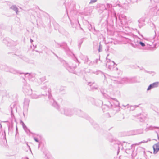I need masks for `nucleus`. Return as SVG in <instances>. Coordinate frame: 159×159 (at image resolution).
I'll use <instances>...</instances> for the list:
<instances>
[{
    "label": "nucleus",
    "mask_w": 159,
    "mask_h": 159,
    "mask_svg": "<svg viewBox=\"0 0 159 159\" xmlns=\"http://www.w3.org/2000/svg\"><path fill=\"white\" fill-rule=\"evenodd\" d=\"M60 112L61 114L66 116H71L74 114H76L81 117L85 118L89 121L91 119L89 117L87 116L81 110L76 108L70 109L66 107H63L60 109Z\"/></svg>",
    "instance_id": "f257e3e1"
},
{
    "label": "nucleus",
    "mask_w": 159,
    "mask_h": 159,
    "mask_svg": "<svg viewBox=\"0 0 159 159\" xmlns=\"http://www.w3.org/2000/svg\"><path fill=\"white\" fill-rule=\"evenodd\" d=\"M110 108H112L114 111H115L116 112L120 111L119 102L114 99L111 101H108L107 104L103 105L102 106L104 112Z\"/></svg>",
    "instance_id": "f03ea898"
},
{
    "label": "nucleus",
    "mask_w": 159,
    "mask_h": 159,
    "mask_svg": "<svg viewBox=\"0 0 159 159\" xmlns=\"http://www.w3.org/2000/svg\"><path fill=\"white\" fill-rule=\"evenodd\" d=\"M41 89L43 90H44L46 93V95L47 96V98H45V99L47 101H49L53 106L57 110H59V106L52 97L51 93V89L48 88L47 86L45 85L42 87Z\"/></svg>",
    "instance_id": "7ed1b4c3"
},
{
    "label": "nucleus",
    "mask_w": 159,
    "mask_h": 159,
    "mask_svg": "<svg viewBox=\"0 0 159 159\" xmlns=\"http://www.w3.org/2000/svg\"><path fill=\"white\" fill-rule=\"evenodd\" d=\"M116 78L113 77L111 79L112 80L114 81V83L115 84H124L128 83H131L135 82L134 79L135 77H124L123 78H118L117 80H116Z\"/></svg>",
    "instance_id": "20e7f679"
},
{
    "label": "nucleus",
    "mask_w": 159,
    "mask_h": 159,
    "mask_svg": "<svg viewBox=\"0 0 159 159\" xmlns=\"http://www.w3.org/2000/svg\"><path fill=\"white\" fill-rule=\"evenodd\" d=\"M64 66L70 72L72 73H75V69L77 67V65L75 64L76 63L79 65L80 62L77 58L75 59L74 61L72 62L71 66L64 61H63Z\"/></svg>",
    "instance_id": "39448f33"
},
{
    "label": "nucleus",
    "mask_w": 159,
    "mask_h": 159,
    "mask_svg": "<svg viewBox=\"0 0 159 159\" xmlns=\"http://www.w3.org/2000/svg\"><path fill=\"white\" fill-rule=\"evenodd\" d=\"M57 46L58 48H61L68 55H71L72 54H73L72 51L69 49L67 43L65 42L57 43Z\"/></svg>",
    "instance_id": "423d86ee"
},
{
    "label": "nucleus",
    "mask_w": 159,
    "mask_h": 159,
    "mask_svg": "<svg viewBox=\"0 0 159 159\" xmlns=\"http://www.w3.org/2000/svg\"><path fill=\"white\" fill-rule=\"evenodd\" d=\"M79 57L82 60H83L84 64L87 65L89 66H92L93 65V63L95 62L97 63V61H98V59H96L95 61L93 62L89 59L87 56L84 55L82 54H80Z\"/></svg>",
    "instance_id": "0eeeda50"
},
{
    "label": "nucleus",
    "mask_w": 159,
    "mask_h": 159,
    "mask_svg": "<svg viewBox=\"0 0 159 159\" xmlns=\"http://www.w3.org/2000/svg\"><path fill=\"white\" fill-rule=\"evenodd\" d=\"M150 11L154 15H157L158 14V11H159V0L156 2L155 5L153 6H150Z\"/></svg>",
    "instance_id": "6e6552de"
},
{
    "label": "nucleus",
    "mask_w": 159,
    "mask_h": 159,
    "mask_svg": "<svg viewBox=\"0 0 159 159\" xmlns=\"http://www.w3.org/2000/svg\"><path fill=\"white\" fill-rule=\"evenodd\" d=\"M107 57H106V67L109 69L111 70H112L114 68L115 64L113 61H111L110 59H107Z\"/></svg>",
    "instance_id": "1a4fd4ad"
},
{
    "label": "nucleus",
    "mask_w": 159,
    "mask_h": 159,
    "mask_svg": "<svg viewBox=\"0 0 159 159\" xmlns=\"http://www.w3.org/2000/svg\"><path fill=\"white\" fill-rule=\"evenodd\" d=\"M23 92L25 94L28 95H31L32 90L31 89L29 84H25L23 87Z\"/></svg>",
    "instance_id": "9d476101"
},
{
    "label": "nucleus",
    "mask_w": 159,
    "mask_h": 159,
    "mask_svg": "<svg viewBox=\"0 0 159 159\" xmlns=\"http://www.w3.org/2000/svg\"><path fill=\"white\" fill-rule=\"evenodd\" d=\"M3 42L7 46H9L15 45V42L13 41L8 38L4 39L3 40Z\"/></svg>",
    "instance_id": "9b49d317"
},
{
    "label": "nucleus",
    "mask_w": 159,
    "mask_h": 159,
    "mask_svg": "<svg viewBox=\"0 0 159 159\" xmlns=\"http://www.w3.org/2000/svg\"><path fill=\"white\" fill-rule=\"evenodd\" d=\"M112 5L111 4L107 3L106 5L103 4H101L100 6L101 8H102V10H107L108 11H111Z\"/></svg>",
    "instance_id": "f8f14e48"
},
{
    "label": "nucleus",
    "mask_w": 159,
    "mask_h": 159,
    "mask_svg": "<svg viewBox=\"0 0 159 159\" xmlns=\"http://www.w3.org/2000/svg\"><path fill=\"white\" fill-rule=\"evenodd\" d=\"M119 18L122 24H126L127 23L128 19L125 15L123 14L120 15Z\"/></svg>",
    "instance_id": "ddd939ff"
},
{
    "label": "nucleus",
    "mask_w": 159,
    "mask_h": 159,
    "mask_svg": "<svg viewBox=\"0 0 159 159\" xmlns=\"http://www.w3.org/2000/svg\"><path fill=\"white\" fill-rule=\"evenodd\" d=\"M127 146H129V148H127L125 149L126 152L128 154H131L134 150V148H132V145H131L129 143H126Z\"/></svg>",
    "instance_id": "4468645a"
},
{
    "label": "nucleus",
    "mask_w": 159,
    "mask_h": 159,
    "mask_svg": "<svg viewBox=\"0 0 159 159\" xmlns=\"http://www.w3.org/2000/svg\"><path fill=\"white\" fill-rule=\"evenodd\" d=\"M159 82H156L151 84L147 88V90L149 91L153 88L157 87L159 85Z\"/></svg>",
    "instance_id": "2eb2a0df"
},
{
    "label": "nucleus",
    "mask_w": 159,
    "mask_h": 159,
    "mask_svg": "<svg viewBox=\"0 0 159 159\" xmlns=\"http://www.w3.org/2000/svg\"><path fill=\"white\" fill-rule=\"evenodd\" d=\"M45 94H43L42 95H45ZM29 96H31V97L32 98L36 99L40 98L41 97V95H37V93L35 91H32V93L31 95H30Z\"/></svg>",
    "instance_id": "dca6fc26"
},
{
    "label": "nucleus",
    "mask_w": 159,
    "mask_h": 159,
    "mask_svg": "<svg viewBox=\"0 0 159 159\" xmlns=\"http://www.w3.org/2000/svg\"><path fill=\"white\" fill-rule=\"evenodd\" d=\"M90 101L93 104L95 105L96 106H99L103 103L101 101H99L98 102L96 101L95 99L93 98H90Z\"/></svg>",
    "instance_id": "f3484780"
},
{
    "label": "nucleus",
    "mask_w": 159,
    "mask_h": 159,
    "mask_svg": "<svg viewBox=\"0 0 159 159\" xmlns=\"http://www.w3.org/2000/svg\"><path fill=\"white\" fill-rule=\"evenodd\" d=\"M153 153L156 154L159 151V142L154 144L153 146Z\"/></svg>",
    "instance_id": "a211bd4d"
},
{
    "label": "nucleus",
    "mask_w": 159,
    "mask_h": 159,
    "mask_svg": "<svg viewBox=\"0 0 159 159\" xmlns=\"http://www.w3.org/2000/svg\"><path fill=\"white\" fill-rule=\"evenodd\" d=\"M132 132H133L132 135H136L143 133V129H139L133 131Z\"/></svg>",
    "instance_id": "6ab92c4d"
},
{
    "label": "nucleus",
    "mask_w": 159,
    "mask_h": 159,
    "mask_svg": "<svg viewBox=\"0 0 159 159\" xmlns=\"http://www.w3.org/2000/svg\"><path fill=\"white\" fill-rule=\"evenodd\" d=\"M66 10L67 12V13H68V11H70V12H72V10H74L75 8V4H71L70 6L68 7L67 6H66Z\"/></svg>",
    "instance_id": "aec40b11"
},
{
    "label": "nucleus",
    "mask_w": 159,
    "mask_h": 159,
    "mask_svg": "<svg viewBox=\"0 0 159 159\" xmlns=\"http://www.w3.org/2000/svg\"><path fill=\"white\" fill-rule=\"evenodd\" d=\"M30 100L28 98H25L24 102V107L26 109H27L29 105Z\"/></svg>",
    "instance_id": "412c9836"
},
{
    "label": "nucleus",
    "mask_w": 159,
    "mask_h": 159,
    "mask_svg": "<svg viewBox=\"0 0 159 159\" xmlns=\"http://www.w3.org/2000/svg\"><path fill=\"white\" fill-rule=\"evenodd\" d=\"M16 105H15V104H12L11 105V113L12 116V115L14 116L13 112L14 111H17L16 107Z\"/></svg>",
    "instance_id": "4be33fe9"
},
{
    "label": "nucleus",
    "mask_w": 159,
    "mask_h": 159,
    "mask_svg": "<svg viewBox=\"0 0 159 159\" xmlns=\"http://www.w3.org/2000/svg\"><path fill=\"white\" fill-rule=\"evenodd\" d=\"M87 72L88 73H97L96 74L97 75L99 74H101L103 75L105 78H106V76H105V74L104 73H103V72H102L100 71H99V70L97 71L96 72H94L92 70H89V71H87Z\"/></svg>",
    "instance_id": "5701e85b"
},
{
    "label": "nucleus",
    "mask_w": 159,
    "mask_h": 159,
    "mask_svg": "<svg viewBox=\"0 0 159 159\" xmlns=\"http://www.w3.org/2000/svg\"><path fill=\"white\" fill-rule=\"evenodd\" d=\"M137 152L136 151H134L131 154L132 159H138V157L137 156Z\"/></svg>",
    "instance_id": "b1692460"
},
{
    "label": "nucleus",
    "mask_w": 159,
    "mask_h": 159,
    "mask_svg": "<svg viewBox=\"0 0 159 159\" xmlns=\"http://www.w3.org/2000/svg\"><path fill=\"white\" fill-rule=\"evenodd\" d=\"M151 108L156 113V115L159 116V108L154 106L151 107Z\"/></svg>",
    "instance_id": "393cba45"
},
{
    "label": "nucleus",
    "mask_w": 159,
    "mask_h": 159,
    "mask_svg": "<svg viewBox=\"0 0 159 159\" xmlns=\"http://www.w3.org/2000/svg\"><path fill=\"white\" fill-rule=\"evenodd\" d=\"M10 8L14 11L16 14H18V9L16 5H13L11 6Z\"/></svg>",
    "instance_id": "a878e982"
},
{
    "label": "nucleus",
    "mask_w": 159,
    "mask_h": 159,
    "mask_svg": "<svg viewBox=\"0 0 159 159\" xmlns=\"http://www.w3.org/2000/svg\"><path fill=\"white\" fill-rule=\"evenodd\" d=\"M122 106H124V107H126L127 108H128L129 107H130V110L131 111L134 110L136 107H138V106L136 105L130 106L129 104H127L126 106L122 105Z\"/></svg>",
    "instance_id": "bb28decb"
},
{
    "label": "nucleus",
    "mask_w": 159,
    "mask_h": 159,
    "mask_svg": "<svg viewBox=\"0 0 159 159\" xmlns=\"http://www.w3.org/2000/svg\"><path fill=\"white\" fill-rule=\"evenodd\" d=\"M140 116V121H143L144 119L145 118L146 116V114H139L138 115V116Z\"/></svg>",
    "instance_id": "cd10ccee"
},
{
    "label": "nucleus",
    "mask_w": 159,
    "mask_h": 159,
    "mask_svg": "<svg viewBox=\"0 0 159 159\" xmlns=\"http://www.w3.org/2000/svg\"><path fill=\"white\" fill-rule=\"evenodd\" d=\"M154 129H159V127L150 126L149 127H147L145 129V130L147 131L149 130H153Z\"/></svg>",
    "instance_id": "c85d7f7f"
},
{
    "label": "nucleus",
    "mask_w": 159,
    "mask_h": 159,
    "mask_svg": "<svg viewBox=\"0 0 159 159\" xmlns=\"http://www.w3.org/2000/svg\"><path fill=\"white\" fill-rule=\"evenodd\" d=\"M33 138L34 140V141L38 143V148H39L40 147L41 144V142L40 141V140L38 139V138H37L35 136H33Z\"/></svg>",
    "instance_id": "c756f323"
},
{
    "label": "nucleus",
    "mask_w": 159,
    "mask_h": 159,
    "mask_svg": "<svg viewBox=\"0 0 159 159\" xmlns=\"http://www.w3.org/2000/svg\"><path fill=\"white\" fill-rule=\"evenodd\" d=\"M94 84V83L92 84L91 83V82L89 83L88 84V85H89L90 87V88L91 89V90H96L97 88V87H95L93 85Z\"/></svg>",
    "instance_id": "7c9ffc66"
},
{
    "label": "nucleus",
    "mask_w": 159,
    "mask_h": 159,
    "mask_svg": "<svg viewBox=\"0 0 159 159\" xmlns=\"http://www.w3.org/2000/svg\"><path fill=\"white\" fill-rule=\"evenodd\" d=\"M20 74H24V76L23 77V78L25 79V78L26 79H28L29 77H31L32 76L31 75V74H29L28 73H20Z\"/></svg>",
    "instance_id": "2f4dec72"
},
{
    "label": "nucleus",
    "mask_w": 159,
    "mask_h": 159,
    "mask_svg": "<svg viewBox=\"0 0 159 159\" xmlns=\"http://www.w3.org/2000/svg\"><path fill=\"white\" fill-rule=\"evenodd\" d=\"M140 150L139 153L142 155L144 156L145 154V149L142 147H140V149H139Z\"/></svg>",
    "instance_id": "473e14b6"
},
{
    "label": "nucleus",
    "mask_w": 159,
    "mask_h": 159,
    "mask_svg": "<svg viewBox=\"0 0 159 159\" xmlns=\"http://www.w3.org/2000/svg\"><path fill=\"white\" fill-rule=\"evenodd\" d=\"M139 22V26L140 28L141 27L143 26L144 24V21L142 20H138Z\"/></svg>",
    "instance_id": "72a5a7b5"
},
{
    "label": "nucleus",
    "mask_w": 159,
    "mask_h": 159,
    "mask_svg": "<svg viewBox=\"0 0 159 159\" xmlns=\"http://www.w3.org/2000/svg\"><path fill=\"white\" fill-rule=\"evenodd\" d=\"M156 31L155 30L154 31V35L152 36H151V37H150L149 38V39L150 40V41L152 43H153L155 40H154V38L155 37V36L156 35Z\"/></svg>",
    "instance_id": "f704fd0d"
},
{
    "label": "nucleus",
    "mask_w": 159,
    "mask_h": 159,
    "mask_svg": "<svg viewBox=\"0 0 159 159\" xmlns=\"http://www.w3.org/2000/svg\"><path fill=\"white\" fill-rule=\"evenodd\" d=\"M140 41H139L137 39H134V44H132V46L134 48H135L136 46H138L139 44H137V43L139 42Z\"/></svg>",
    "instance_id": "c9c22d12"
},
{
    "label": "nucleus",
    "mask_w": 159,
    "mask_h": 159,
    "mask_svg": "<svg viewBox=\"0 0 159 159\" xmlns=\"http://www.w3.org/2000/svg\"><path fill=\"white\" fill-rule=\"evenodd\" d=\"M9 72L14 74L19 73L18 71L13 68L10 69L9 70Z\"/></svg>",
    "instance_id": "e433bc0d"
},
{
    "label": "nucleus",
    "mask_w": 159,
    "mask_h": 159,
    "mask_svg": "<svg viewBox=\"0 0 159 159\" xmlns=\"http://www.w3.org/2000/svg\"><path fill=\"white\" fill-rule=\"evenodd\" d=\"M31 77H29L28 80L30 81H34L35 79V75L34 74H31Z\"/></svg>",
    "instance_id": "4c0bfd02"
},
{
    "label": "nucleus",
    "mask_w": 159,
    "mask_h": 159,
    "mask_svg": "<svg viewBox=\"0 0 159 159\" xmlns=\"http://www.w3.org/2000/svg\"><path fill=\"white\" fill-rule=\"evenodd\" d=\"M148 140H147V141L143 140V141H142L140 142H139L138 143H135V144H134L133 145H139L140 144L142 143H147L148 142Z\"/></svg>",
    "instance_id": "58836bf2"
},
{
    "label": "nucleus",
    "mask_w": 159,
    "mask_h": 159,
    "mask_svg": "<svg viewBox=\"0 0 159 159\" xmlns=\"http://www.w3.org/2000/svg\"><path fill=\"white\" fill-rule=\"evenodd\" d=\"M33 136H35V137H36L37 138H38V139H39L40 140L42 139V137H41V136L40 135L34 134Z\"/></svg>",
    "instance_id": "ea45409f"
},
{
    "label": "nucleus",
    "mask_w": 159,
    "mask_h": 159,
    "mask_svg": "<svg viewBox=\"0 0 159 159\" xmlns=\"http://www.w3.org/2000/svg\"><path fill=\"white\" fill-rule=\"evenodd\" d=\"M137 44H140L142 47H143L145 46V44L144 43L141 42V41H139V42H138L137 43Z\"/></svg>",
    "instance_id": "a19ab883"
},
{
    "label": "nucleus",
    "mask_w": 159,
    "mask_h": 159,
    "mask_svg": "<svg viewBox=\"0 0 159 159\" xmlns=\"http://www.w3.org/2000/svg\"><path fill=\"white\" fill-rule=\"evenodd\" d=\"M102 46L100 44L99 46V48H98L99 52H101V51H102Z\"/></svg>",
    "instance_id": "79ce46f5"
},
{
    "label": "nucleus",
    "mask_w": 159,
    "mask_h": 159,
    "mask_svg": "<svg viewBox=\"0 0 159 159\" xmlns=\"http://www.w3.org/2000/svg\"><path fill=\"white\" fill-rule=\"evenodd\" d=\"M116 147H117V148H118V150L117 152V154H118L119 152V145L118 144H116Z\"/></svg>",
    "instance_id": "37998d69"
},
{
    "label": "nucleus",
    "mask_w": 159,
    "mask_h": 159,
    "mask_svg": "<svg viewBox=\"0 0 159 159\" xmlns=\"http://www.w3.org/2000/svg\"><path fill=\"white\" fill-rule=\"evenodd\" d=\"M109 88L110 89H111V88L113 89H112V90L113 91H115V89L113 87V86L112 85H110L109 86Z\"/></svg>",
    "instance_id": "c03bdc74"
},
{
    "label": "nucleus",
    "mask_w": 159,
    "mask_h": 159,
    "mask_svg": "<svg viewBox=\"0 0 159 159\" xmlns=\"http://www.w3.org/2000/svg\"><path fill=\"white\" fill-rule=\"evenodd\" d=\"M126 143H124L123 144V146H124V147H125V149L126 148H129V146H126Z\"/></svg>",
    "instance_id": "a18cd8bd"
},
{
    "label": "nucleus",
    "mask_w": 159,
    "mask_h": 159,
    "mask_svg": "<svg viewBox=\"0 0 159 159\" xmlns=\"http://www.w3.org/2000/svg\"><path fill=\"white\" fill-rule=\"evenodd\" d=\"M97 0H91V1L90 2V3H94L95 2H96L97 1Z\"/></svg>",
    "instance_id": "49530a36"
},
{
    "label": "nucleus",
    "mask_w": 159,
    "mask_h": 159,
    "mask_svg": "<svg viewBox=\"0 0 159 159\" xmlns=\"http://www.w3.org/2000/svg\"><path fill=\"white\" fill-rule=\"evenodd\" d=\"M101 92L103 94V95L105 96V93L104 92V90H103V91H102L101 90Z\"/></svg>",
    "instance_id": "de8ad7c7"
},
{
    "label": "nucleus",
    "mask_w": 159,
    "mask_h": 159,
    "mask_svg": "<svg viewBox=\"0 0 159 159\" xmlns=\"http://www.w3.org/2000/svg\"><path fill=\"white\" fill-rule=\"evenodd\" d=\"M20 123L22 124V126L25 125L24 123L22 120L20 121Z\"/></svg>",
    "instance_id": "09e8293b"
},
{
    "label": "nucleus",
    "mask_w": 159,
    "mask_h": 159,
    "mask_svg": "<svg viewBox=\"0 0 159 159\" xmlns=\"http://www.w3.org/2000/svg\"><path fill=\"white\" fill-rule=\"evenodd\" d=\"M23 128L24 129H27V127L25 125L23 126Z\"/></svg>",
    "instance_id": "8fccbe9b"
},
{
    "label": "nucleus",
    "mask_w": 159,
    "mask_h": 159,
    "mask_svg": "<svg viewBox=\"0 0 159 159\" xmlns=\"http://www.w3.org/2000/svg\"><path fill=\"white\" fill-rule=\"evenodd\" d=\"M24 130L27 133L30 131V130L28 129L27 128V129H24Z\"/></svg>",
    "instance_id": "3c124183"
},
{
    "label": "nucleus",
    "mask_w": 159,
    "mask_h": 159,
    "mask_svg": "<svg viewBox=\"0 0 159 159\" xmlns=\"http://www.w3.org/2000/svg\"><path fill=\"white\" fill-rule=\"evenodd\" d=\"M30 42L31 43V45L32 44V43L33 42V40L32 39H30Z\"/></svg>",
    "instance_id": "603ef678"
},
{
    "label": "nucleus",
    "mask_w": 159,
    "mask_h": 159,
    "mask_svg": "<svg viewBox=\"0 0 159 159\" xmlns=\"http://www.w3.org/2000/svg\"><path fill=\"white\" fill-rule=\"evenodd\" d=\"M71 24L72 25V27H74V25L73 24V23L71 22Z\"/></svg>",
    "instance_id": "864d4df0"
},
{
    "label": "nucleus",
    "mask_w": 159,
    "mask_h": 159,
    "mask_svg": "<svg viewBox=\"0 0 159 159\" xmlns=\"http://www.w3.org/2000/svg\"><path fill=\"white\" fill-rule=\"evenodd\" d=\"M156 134L157 135L158 139H159V136H158V133L156 131Z\"/></svg>",
    "instance_id": "5fc2aeb1"
},
{
    "label": "nucleus",
    "mask_w": 159,
    "mask_h": 159,
    "mask_svg": "<svg viewBox=\"0 0 159 159\" xmlns=\"http://www.w3.org/2000/svg\"><path fill=\"white\" fill-rule=\"evenodd\" d=\"M17 127H16V134H17Z\"/></svg>",
    "instance_id": "6e6d98bb"
},
{
    "label": "nucleus",
    "mask_w": 159,
    "mask_h": 159,
    "mask_svg": "<svg viewBox=\"0 0 159 159\" xmlns=\"http://www.w3.org/2000/svg\"><path fill=\"white\" fill-rule=\"evenodd\" d=\"M26 159H29V158L28 157H26Z\"/></svg>",
    "instance_id": "4d7b16f0"
}]
</instances>
